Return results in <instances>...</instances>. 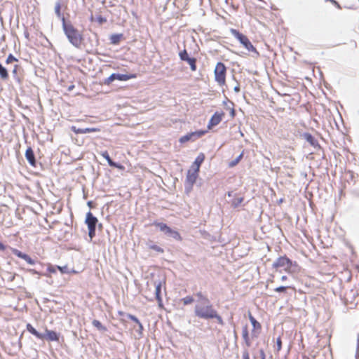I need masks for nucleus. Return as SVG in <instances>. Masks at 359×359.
Segmentation results:
<instances>
[{
  "mask_svg": "<svg viewBox=\"0 0 359 359\" xmlns=\"http://www.w3.org/2000/svg\"><path fill=\"white\" fill-rule=\"evenodd\" d=\"M115 79H116V74H112L104 81L106 85L111 84Z\"/></svg>",
  "mask_w": 359,
  "mask_h": 359,
  "instance_id": "nucleus-34",
  "label": "nucleus"
},
{
  "mask_svg": "<svg viewBox=\"0 0 359 359\" xmlns=\"http://www.w3.org/2000/svg\"><path fill=\"white\" fill-rule=\"evenodd\" d=\"M280 279L282 281H285L287 280V277L286 276H283Z\"/></svg>",
  "mask_w": 359,
  "mask_h": 359,
  "instance_id": "nucleus-46",
  "label": "nucleus"
},
{
  "mask_svg": "<svg viewBox=\"0 0 359 359\" xmlns=\"http://www.w3.org/2000/svg\"><path fill=\"white\" fill-rule=\"evenodd\" d=\"M88 205H90H90H91V202H90H90H88Z\"/></svg>",
  "mask_w": 359,
  "mask_h": 359,
  "instance_id": "nucleus-49",
  "label": "nucleus"
},
{
  "mask_svg": "<svg viewBox=\"0 0 359 359\" xmlns=\"http://www.w3.org/2000/svg\"><path fill=\"white\" fill-rule=\"evenodd\" d=\"M127 316L129 319L132 320L138 325L140 332H142L143 330V325H142L140 321L137 318V317L131 314H128Z\"/></svg>",
  "mask_w": 359,
  "mask_h": 359,
  "instance_id": "nucleus-24",
  "label": "nucleus"
},
{
  "mask_svg": "<svg viewBox=\"0 0 359 359\" xmlns=\"http://www.w3.org/2000/svg\"><path fill=\"white\" fill-rule=\"evenodd\" d=\"M242 337H243L244 341H245L246 344L248 346H250V342L249 333H248V330L247 326H245L243 329Z\"/></svg>",
  "mask_w": 359,
  "mask_h": 359,
  "instance_id": "nucleus-23",
  "label": "nucleus"
},
{
  "mask_svg": "<svg viewBox=\"0 0 359 359\" xmlns=\"http://www.w3.org/2000/svg\"><path fill=\"white\" fill-rule=\"evenodd\" d=\"M153 224L154 226H156V227H158L160 229V231L164 232L166 234H169L171 236H172V238H175V240L179 241H182V238L181 235L180 234V233L177 231L172 230L166 224L163 223V222H154L153 223Z\"/></svg>",
  "mask_w": 359,
  "mask_h": 359,
  "instance_id": "nucleus-8",
  "label": "nucleus"
},
{
  "mask_svg": "<svg viewBox=\"0 0 359 359\" xmlns=\"http://www.w3.org/2000/svg\"><path fill=\"white\" fill-rule=\"evenodd\" d=\"M234 90H235L236 92H239V90H240L239 87H238V86L235 87V88H234Z\"/></svg>",
  "mask_w": 359,
  "mask_h": 359,
  "instance_id": "nucleus-48",
  "label": "nucleus"
},
{
  "mask_svg": "<svg viewBox=\"0 0 359 359\" xmlns=\"http://www.w3.org/2000/svg\"><path fill=\"white\" fill-rule=\"evenodd\" d=\"M136 77V74H116V79L122 81L135 79Z\"/></svg>",
  "mask_w": 359,
  "mask_h": 359,
  "instance_id": "nucleus-19",
  "label": "nucleus"
},
{
  "mask_svg": "<svg viewBox=\"0 0 359 359\" xmlns=\"http://www.w3.org/2000/svg\"><path fill=\"white\" fill-rule=\"evenodd\" d=\"M196 295L200 299L199 303H208V301H210L208 298L206 296L203 295L201 292H197Z\"/></svg>",
  "mask_w": 359,
  "mask_h": 359,
  "instance_id": "nucleus-27",
  "label": "nucleus"
},
{
  "mask_svg": "<svg viewBox=\"0 0 359 359\" xmlns=\"http://www.w3.org/2000/svg\"><path fill=\"white\" fill-rule=\"evenodd\" d=\"M149 248L153 250L158 253H163L164 250L157 245H149Z\"/></svg>",
  "mask_w": 359,
  "mask_h": 359,
  "instance_id": "nucleus-33",
  "label": "nucleus"
},
{
  "mask_svg": "<svg viewBox=\"0 0 359 359\" xmlns=\"http://www.w3.org/2000/svg\"><path fill=\"white\" fill-rule=\"evenodd\" d=\"M57 270H59L61 273H70V269L68 268L67 265H65L63 266H58Z\"/></svg>",
  "mask_w": 359,
  "mask_h": 359,
  "instance_id": "nucleus-35",
  "label": "nucleus"
},
{
  "mask_svg": "<svg viewBox=\"0 0 359 359\" xmlns=\"http://www.w3.org/2000/svg\"><path fill=\"white\" fill-rule=\"evenodd\" d=\"M62 28L69 41L76 48H80L83 43V36L71 22L62 19Z\"/></svg>",
  "mask_w": 359,
  "mask_h": 359,
  "instance_id": "nucleus-3",
  "label": "nucleus"
},
{
  "mask_svg": "<svg viewBox=\"0 0 359 359\" xmlns=\"http://www.w3.org/2000/svg\"><path fill=\"white\" fill-rule=\"evenodd\" d=\"M305 139L306 140V141L308 142H309L311 145H315L316 144V140L315 138L312 136V135L309 134V133H306L305 134Z\"/></svg>",
  "mask_w": 359,
  "mask_h": 359,
  "instance_id": "nucleus-32",
  "label": "nucleus"
},
{
  "mask_svg": "<svg viewBox=\"0 0 359 359\" xmlns=\"http://www.w3.org/2000/svg\"><path fill=\"white\" fill-rule=\"evenodd\" d=\"M6 250V246L0 241V250L4 251Z\"/></svg>",
  "mask_w": 359,
  "mask_h": 359,
  "instance_id": "nucleus-44",
  "label": "nucleus"
},
{
  "mask_svg": "<svg viewBox=\"0 0 359 359\" xmlns=\"http://www.w3.org/2000/svg\"><path fill=\"white\" fill-rule=\"evenodd\" d=\"M71 130L76 134H84L88 133L100 132V129L98 128H79L73 126L71 127Z\"/></svg>",
  "mask_w": 359,
  "mask_h": 359,
  "instance_id": "nucleus-13",
  "label": "nucleus"
},
{
  "mask_svg": "<svg viewBox=\"0 0 359 359\" xmlns=\"http://www.w3.org/2000/svg\"><path fill=\"white\" fill-rule=\"evenodd\" d=\"M243 359H250V355H249L248 351H245V352L243 353Z\"/></svg>",
  "mask_w": 359,
  "mask_h": 359,
  "instance_id": "nucleus-41",
  "label": "nucleus"
},
{
  "mask_svg": "<svg viewBox=\"0 0 359 359\" xmlns=\"http://www.w3.org/2000/svg\"><path fill=\"white\" fill-rule=\"evenodd\" d=\"M25 158L29 163V164L35 167L36 162L33 149L31 147H28L25 151Z\"/></svg>",
  "mask_w": 359,
  "mask_h": 359,
  "instance_id": "nucleus-15",
  "label": "nucleus"
},
{
  "mask_svg": "<svg viewBox=\"0 0 359 359\" xmlns=\"http://www.w3.org/2000/svg\"><path fill=\"white\" fill-rule=\"evenodd\" d=\"M230 114H231V116L232 117H234V116H235V109L233 108L231 109Z\"/></svg>",
  "mask_w": 359,
  "mask_h": 359,
  "instance_id": "nucleus-45",
  "label": "nucleus"
},
{
  "mask_svg": "<svg viewBox=\"0 0 359 359\" xmlns=\"http://www.w3.org/2000/svg\"><path fill=\"white\" fill-rule=\"evenodd\" d=\"M230 32L246 50L249 52L258 53L257 48L252 45L247 36L235 29H231Z\"/></svg>",
  "mask_w": 359,
  "mask_h": 359,
  "instance_id": "nucleus-5",
  "label": "nucleus"
},
{
  "mask_svg": "<svg viewBox=\"0 0 359 359\" xmlns=\"http://www.w3.org/2000/svg\"><path fill=\"white\" fill-rule=\"evenodd\" d=\"M184 305L191 304L194 302V299L191 296H187L181 299Z\"/></svg>",
  "mask_w": 359,
  "mask_h": 359,
  "instance_id": "nucleus-30",
  "label": "nucleus"
},
{
  "mask_svg": "<svg viewBox=\"0 0 359 359\" xmlns=\"http://www.w3.org/2000/svg\"><path fill=\"white\" fill-rule=\"evenodd\" d=\"M243 158V153L241 154L235 160L231 161L229 164L230 168L236 166Z\"/></svg>",
  "mask_w": 359,
  "mask_h": 359,
  "instance_id": "nucleus-31",
  "label": "nucleus"
},
{
  "mask_svg": "<svg viewBox=\"0 0 359 359\" xmlns=\"http://www.w3.org/2000/svg\"><path fill=\"white\" fill-rule=\"evenodd\" d=\"M96 20L100 23V24H102L104 22H106V19L104 18H103L102 16L100 15L98 17H97L96 18Z\"/></svg>",
  "mask_w": 359,
  "mask_h": 359,
  "instance_id": "nucleus-39",
  "label": "nucleus"
},
{
  "mask_svg": "<svg viewBox=\"0 0 359 359\" xmlns=\"http://www.w3.org/2000/svg\"><path fill=\"white\" fill-rule=\"evenodd\" d=\"M179 57L181 60L185 61L187 58H189V54L187 50L184 49L183 50L179 53Z\"/></svg>",
  "mask_w": 359,
  "mask_h": 359,
  "instance_id": "nucleus-28",
  "label": "nucleus"
},
{
  "mask_svg": "<svg viewBox=\"0 0 359 359\" xmlns=\"http://www.w3.org/2000/svg\"><path fill=\"white\" fill-rule=\"evenodd\" d=\"M0 77L2 80L6 81L9 78L7 69L0 63Z\"/></svg>",
  "mask_w": 359,
  "mask_h": 359,
  "instance_id": "nucleus-22",
  "label": "nucleus"
},
{
  "mask_svg": "<svg viewBox=\"0 0 359 359\" xmlns=\"http://www.w3.org/2000/svg\"><path fill=\"white\" fill-rule=\"evenodd\" d=\"M261 359H266V355L263 350L260 351Z\"/></svg>",
  "mask_w": 359,
  "mask_h": 359,
  "instance_id": "nucleus-42",
  "label": "nucleus"
},
{
  "mask_svg": "<svg viewBox=\"0 0 359 359\" xmlns=\"http://www.w3.org/2000/svg\"><path fill=\"white\" fill-rule=\"evenodd\" d=\"M224 115L225 114L222 111H215L208 122V129L210 130L214 126H217L222 121Z\"/></svg>",
  "mask_w": 359,
  "mask_h": 359,
  "instance_id": "nucleus-10",
  "label": "nucleus"
},
{
  "mask_svg": "<svg viewBox=\"0 0 359 359\" xmlns=\"http://www.w3.org/2000/svg\"><path fill=\"white\" fill-rule=\"evenodd\" d=\"M16 61H18L17 58L15 57L12 54H10L6 60V63L10 64V63H12L13 62H16Z\"/></svg>",
  "mask_w": 359,
  "mask_h": 359,
  "instance_id": "nucleus-36",
  "label": "nucleus"
},
{
  "mask_svg": "<svg viewBox=\"0 0 359 359\" xmlns=\"http://www.w3.org/2000/svg\"><path fill=\"white\" fill-rule=\"evenodd\" d=\"M60 10H61V6H60V4H57L56 6H55V13L58 15V16H60L61 15V12H60Z\"/></svg>",
  "mask_w": 359,
  "mask_h": 359,
  "instance_id": "nucleus-38",
  "label": "nucleus"
},
{
  "mask_svg": "<svg viewBox=\"0 0 359 359\" xmlns=\"http://www.w3.org/2000/svg\"><path fill=\"white\" fill-rule=\"evenodd\" d=\"M162 286H163L162 282H159L158 284L156 285V290H155L156 298L159 303H161V302H162V298L161 296Z\"/></svg>",
  "mask_w": 359,
  "mask_h": 359,
  "instance_id": "nucleus-20",
  "label": "nucleus"
},
{
  "mask_svg": "<svg viewBox=\"0 0 359 359\" xmlns=\"http://www.w3.org/2000/svg\"><path fill=\"white\" fill-rule=\"evenodd\" d=\"M26 328L29 332L35 336L37 339L41 340L46 339L49 341H59V334L53 330L46 328L45 334H42L39 332L30 323L27 324Z\"/></svg>",
  "mask_w": 359,
  "mask_h": 359,
  "instance_id": "nucleus-4",
  "label": "nucleus"
},
{
  "mask_svg": "<svg viewBox=\"0 0 359 359\" xmlns=\"http://www.w3.org/2000/svg\"><path fill=\"white\" fill-rule=\"evenodd\" d=\"M205 160V155L203 153H201L195 159L193 165L191 166V169L195 170L196 171H199L200 167L203 162Z\"/></svg>",
  "mask_w": 359,
  "mask_h": 359,
  "instance_id": "nucleus-17",
  "label": "nucleus"
},
{
  "mask_svg": "<svg viewBox=\"0 0 359 359\" xmlns=\"http://www.w3.org/2000/svg\"><path fill=\"white\" fill-rule=\"evenodd\" d=\"M101 155L102 157H104L108 162L109 165L111 167H114V168H116L119 170H123L124 169V166L121 165V164H118V163H116L115 162H114L109 155V153L107 151H102L101 153Z\"/></svg>",
  "mask_w": 359,
  "mask_h": 359,
  "instance_id": "nucleus-16",
  "label": "nucleus"
},
{
  "mask_svg": "<svg viewBox=\"0 0 359 359\" xmlns=\"http://www.w3.org/2000/svg\"><path fill=\"white\" fill-rule=\"evenodd\" d=\"M205 133H206L205 130H197L195 132H191V133H189L184 136H182L180 138L179 142L181 144H184L190 140L194 141L197 138H200L202 136H203Z\"/></svg>",
  "mask_w": 359,
  "mask_h": 359,
  "instance_id": "nucleus-9",
  "label": "nucleus"
},
{
  "mask_svg": "<svg viewBox=\"0 0 359 359\" xmlns=\"http://www.w3.org/2000/svg\"><path fill=\"white\" fill-rule=\"evenodd\" d=\"M78 273V272H77L76 270H74V269H71V270H70V273H74V274H76V273Z\"/></svg>",
  "mask_w": 359,
  "mask_h": 359,
  "instance_id": "nucleus-47",
  "label": "nucleus"
},
{
  "mask_svg": "<svg viewBox=\"0 0 359 359\" xmlns=\"http://www.w3.org/2000/svg\"><path fill=\"white\" fill-rule=\"evenodd\" d=\"M18 69V65H15V67H14V69H13V74H17Z\"/></svg>",
  "mask_w": 359,
  "mask_h": 359,
  "instance_id": "nucleus-43",
  "label": "nucleus"
},
{
  "mask_svg": "<svg viewBox=\"0 0 359 359\" xmlns=\"http://www.w3.org/2000/svg\"><path fill=\"white\" fill-rule=\"evenodd\" d=\"M92 324L94 327H95L97 330L101 331H106L107 328L102 324L98 320H93L92 322Z\"/></svg>",
  "mask_w": 359,
  "mask_h": 359,
  "instance_id": "nucleus-25",
  "label": "nucleus"
},
{
  "mask_svg": "<svg viewBox=\"0 0 359 359\" xmlns=\"http://www.w3.org/2000/svg\"><path fill=\"white\" fill-rule=\"evenodd\" d=\"M185 62H187L189 67H190V69L192 72H195L196 71L197 69V66H196V58L195 57H189V58H187Z\"/></svg>",
  "mask_w": 359,
  "mask_h": 359,
  "instance_id": "nucleus-21",
  "label": "nucleus"
},
{
  "mask_svg": "<svg viewBox=\"0 0 359 359\" xmlns=\"http://www.w3.org/2000/svg\"><path fill=\"white\" fill-rule=\"evenodd\" d=\"M46 266H47V273L41 274L40 272H39L33 269H29L28 271L33 275L37 274V275H40V276L43 275L45 276H50V275L52 273H56L58 266L53 265L50 263H48V264H46Z\"/></svg>",
  "mask_w": 359,
  "mask_h": 359,
  "instance_id": "nucleus-11",
  "label": "nucleus"
},
{
  "mask_svg": "<svg viewBox=\"0 0 359 359\" xmlns=\"http://www.w3.org/2000/svg\"><path fill=\"white\" fill-rule=\"evenodd\" d=\"M11 251L15 256L24 259L29 264L34 265L36 264V262L30 256H29L28 255H27L25 253L22 252L19 250L13 248Z\"/></svg>",
  "mask_w": 359,
  "mask_h": 359,
  "instance_id": "nucleus-12",
  "label": "nucleus"
},
{
  "mask_svg": "<svg viewBox=\"0 0 359 359\" xmlns=\"http://www.w3.org/2000/svg\"><path fill=\"white\" fill-rule=\"evenodd\" d=\"M282 349V340L281 337H279L276 339V351L279 352Z\"/></svg>",
  "mask_w": 359,
  "mask_h": 359,
  "instance_id": "nucleus-37",
  "label": "nucleus"
},
{
  "mask_svg": "<svg viewBox=\"0 0 359 359\" xmlns=\"http://www.w3.org/2000/svg\"><path fill=\"white\" fill-rule=\"evenodd\" d=\"M272 268L276 271L283 270L289 274L298 273L301 271V267L297 262H292L286 255L280 256L277 258L272 264Z\"/></svg>",
  "mask_w": 359,
  "mask_h": 359,
  "instance_id": "nucleus-2",
  "label": "nucleus"
},
{
  "mask_svg": "<svg viewBox=\"0 0 359 359\" xmlns=\"http://www.w3.org/2000/svg\"><path fill=\"white\" fill-rule=\"evenodd\" d=\"M292 289L293 290H295V288L294 287L291 286H280L276 288H275V291L277 292H286L287 289Z\"/></svg>",
  "mask_w": 359,
  "mask_h": 359,
  "instance_id": "nucleus-29",
  "label": "nucleus"
},
{
  "mask_svg": "<svg viewBox=\"0 0 359 359\" xmlns=\"http://www.w3.org/2000/svg\"><path fill=\"white\" fill-rule=\"evenodd\" d=\"M248 318L253 327L252 331L259 332L262 330L261 324L252 316L250 312L248 313Z\"/></svg>",
  "mask_w": 359,
  "mask_h": 359,
  "instance_id": "nucleus-18",
  "label": "nucleus"
},
{
  "mask_svg": "<svg viewBox=\"0 0 359 359\" xmlns=\"http://www.w3.org/2000/svg\"><path fill=\"white\" fill-rule=\"evenodd\" d=\"M243 200H244L243 197L236 198L232 201L231 205L234 208H237L243 203Z\"/></svg>",
  "mask_w": 359,
  "mask_h": 359,
  "instance_id": "nucleus-26",
  "label": "nucleus"
},
{
  "mask_svg": "<svg viewBox=\"0 0 359 359\" xmlns=\"http://www.w3.org/2000/svg\"><path fill=\"white\" fill-rule=\"evenodd\" d=\"M194 313L196 316L202 319H216L217 323L223 325V319L213 308L210 301L208 303H198L195 305Z\"/></svg>",
  "mask_w": 359,
  "mask_h": 359,
  "instance_id": "nucleus-1",
  "label": "nucleus"
},
{
  "mask_svg": "<svg viewBox=\"0 0 359 359\" xmlns=\"http://www.w3.org/2000/svg\"><path fill=\"white\" fill-rule=\"evenodd\" d=\"M198 172L193 169L188 171L186 180L191 187L196 182L198 176Z\"/></svg>",
  "mask_w": 359,
  "mask_h": 359,
  "instance_id": "nucleus-14",
  "label": "nucleus"
},
{
  "mask_svg": "<svg viewBox=\"0 0 359 359\" xmlns=\"http://www.w3.org/2000/svg\"><path fill=\"white\" fill-rule=\"evenodd\" d=\"M85 222L88 226V236L92 240L95 236L96 224L98 222V219L91 212H88L86 214Z\"/></svg>",
  "mask_w": 359,
  "mask_h": 359,
  "instance_id": "nucleus-7",
  "label": "nucleus"
},
{
  "mask_svg": "<svg viewBox=\"0 0 359 359\" xmlns=\"http://www.w3.org/2000/svg\"><path fill=\"white\" fill-rule=\"evenodd\" d=\"M111 39H112V42H113L114 43H117V42L118 41V40H119V36H118V35H114V36H112Z\"/></svg>",
  "mask_w": 359,
  "mask_h": 359,
  "instance_id": "nucleus-40",
  "label": "nucleus"
},
{
  "mask_svg": "<svg viewBox=\"0 0 359 359\" xmlns=\"http://www.w3.org/2000/svg\"><path fill=\"white\" fill-rule=\"evenodd\" d=\"M226 67L221 62L216 64L214 70L215 80L219 86L226 85Z\"/></svg>",
  "mask_w": 359,
  "mask_h": 359,
  "instance_id": "nucleus-6",
  "label": "nucleus"
}]
</instances>
